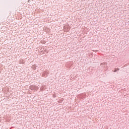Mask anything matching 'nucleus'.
<instances>
[{"mask_svg": "<svg viewBox=\"0 0 129 129\" xmlns=\"http://www.w3.org/2000/svg\"><path fill=\"white\" fill-rule=\"evenodd\" d=\"M114 72H116V70H115Z\"/></svg>", "mask_w": 129, "mask_h": 129, "instance_id": "f03ea898", "label": "nucleus"}, {"mask_svg": "<svg viewBox=\"0 0 129 129\" xmlns=\"http://www.w3.org/2000/svg\"><path fill=\"white\" fill-rule=\"evenodd\" d=\"M30 89L31 90H33V87H34V86H30Z\"/></svg>", "mask_w": 129, "mask_h": 129, "instance_id": "f257e3e1", "label": "nucleus"}]
</instances>
